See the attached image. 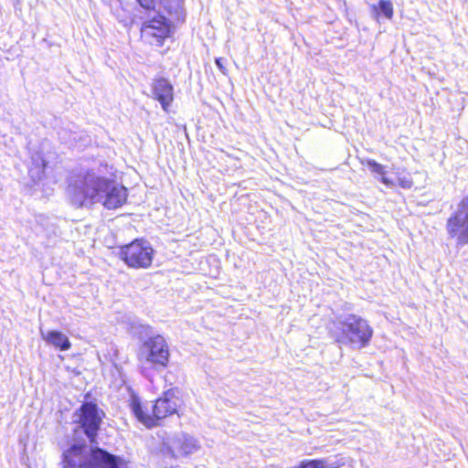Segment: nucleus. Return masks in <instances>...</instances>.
<instances>
[{
    "label": "nucleus",
    "mask_w": 468,
    "mask_h": 468,
    "mask_svg": "<svg viewBox=\"0 0 468 468\" xmlns=\"http://www.w3.org/2000/svg\"><path fill=\"white\" fill-rule=\"evenodd\" d=\"M167 15L154 16L144 20L140 27V39L150 48H161L174 36L175 28L186 21L184 0H162Z\"/></svg>",
    "instance_id": "f257e3e1"
},
{
    "label": "nucleus",
    "mask_w": 468,
    "mask_h": 468,
    "mask_svg": "<svg viewBox=\"0 0 468 468\" xmlns=\"http://www.w3.org/2000/svg\"><path fill=\"white\" fill-rule=\"evenodd\" d=\"M183 405L182 399L175 389L170 388L162 393L151 405L136 396H131L129 407L135 419L147 429L163 425L164 420L173 415H179Z\"/></svg>",
    "instance_id": "f03ea898"
},
{
    "label": "nucleus",
    "mask_w": 468,
    "mask_h": 468,
    "mask_svg": "<svg viewBox=\"0 0 468 468\" xmlns=\"http://www.w3.org/2000/svg\"><path fill=\"white\" fill-rule=\"evenodd\" d=\"M119 457L95 447L87 453L84 444L72 445L63 454L64 468H122Z\"/></svg>",
    "instance_id": "7ed1b4c3"
},
{
    "label": "nucleus",
    "mask_w": 468,
    "mask_h": 468,
    "mask_svg": "<svg viewBox=\"0 0 468 468\" xmlns=\"http://www.w3.org/2000/svg\"><path fill=\"white\" fill-rule=\"evenodd\" d=\"M106 177L88 171L70 186V198L77 207L91 206L102 198Z\"/></svg>",
    "instance_id": "20e7f679"
},
{
    "label": "nucleus",
    "mask_w": 468,
    "mask_h": 468,
    "mask_svg": "<svg viewBox=\"0 0 468 468\" xmlns=\"http://www.w3.org/2000/svg\"><path fill=\"white\" fill-rule=\"evenodd\" d=\"M118 257L130 269L145 270L153 265L154 250L148 240L137 238L120 246Z\"/></svg>",
    "instance_id": "39448f33"
},
{
    "label": "nucleus",
    "mask_w": 468,
    "mask_h": 468,
    "mask_svg": "<svg viewBox=\"0 0 468 468\" xmlns=\"http://www.w3.org/2000/svg\"><path fill=\"white\" fill-rule=\"evenodd\" d=\"M372 335L373 329L367 320L356 314H349L341 322V330L335 341L363 348L369 345Z\"/></svg>",
    "instance_id": "423d86ee"
},
{
    "label": "nucleus",
    "mask_w": 468,
    "mask_h": 468,
    "mask_svg": "<svg viewBox=\"0 0 468 468\" xmlns=\"http://www.w3.org/2000/svg\"><path fill=\"white\" fill-rule=\"evenodd\" d=\"M139 359L154 370L165 369L169 366L170 348L165 337L156 335L144 341Z\"/></svg>",
    "instance_id": "0eeeda50"
},
{
    "label": "nucleus",
    "mask_w": 468,
    "mask_h": 468,
    "mask_svg": "<svg viewBox=\"0 0 468 468\" xmlns=\"http://www.w3.org/2000/svg\"><path fill=\"white\" fill-rule=\"evenodd\" d=\"M445 229L449 239L459 245L468 244V194L461 198L458 208L447 218Z\"/></svg>",
    "instance_id": "6e6552de"
},
{
    "label": "nucleus",
    "mask_w": 468,
    "mask_h": 468,
    "mask_svg": "<svg viewBox=\"0 0 468 468\" xmlns=\"http://www.w3.org/2000/svg\"><path fill=\"white\" fill-rule=\"evenodd\" d=\"M77 415L78 423L82 428L89 441L91 443L96 442L104 412L99 409L94 401H85L80 405Z\"/></svg>",
    "instance_id": "1a4fd4ad"
},
{
    "label": "nucleus",
    "mask_w": 468,
    "mask_h": 468,
    "mask_svg": "<svg viewBox=\"0 0 468 468\" xmlns=\"http://www.w3.org/2000/svg\"><path fill=\"white\" fill-rule=\"evenodd\" d=\"M105 185L102 189V198L100 200L103 207L107 209L122 207L127 201V188L112 178H106Z\"/></svg>",
    "instance_id": "9d476101"
},
{
    "label": "nucleus",
    "mask_w": 468,
    "mask_h": 468,
    "mask_svg": "<svg viewBox=\"0 0 468 468\" xmlns=\"http://www.w3.org/2000/svg\"><path fill=\"white\" fill-rule=\"evenodd\" d=\"M152 98L157 101L165 112L174 101V86L167 78L163 76L154 77L151 82Z\"/></svg>",
    "instance_id": "9b49d317"
},
{
    "label": "nucleus",
    "mask_w": 468,
    "mask_h": 468,
    "mask_svg": "<svg viewBox=\"0 0 468 468\" xmlns=\"http://www.w3.org/2000/svg\"><path fill=\"white\" fill-rule=\"evenodd\" d=\"M335 461L329 463L325 459H304L292 468H342L346 465V458L342 454L335 455Z\"/></svg>",
    "instance_id": "f8f14e48"
},
{
    "label": "nucleus",
    "mask_w": 468,
    "mask_h": 468,
    "mask_svg": "<svg viewBox=\"0 0 468 468\" xmlns=\"http://www.w3.org/2000/svg\"><path fill=\"white\" fill-rule=\"evenodd\" d=\"M46 340L60 351H66L71 347L69 338L59 331L48 332L46 335Z\"/></svg>",
    "instance_id": "ddd939ff"
},
{
    "label": "nucleus",
    "mask_w": 468,
    "mask_h": 468,
    "mask_svg": "<svg viewBox=\"0 0 468 468\" xmlns=\"http://www.w3.org/2000/svg\"><path fill=\"white\" fill-rule=\"evenodd\" d=\"M362 164L366 165L372 173L379 175L381 176L380 181L382 184L390 187L395 186V181L386 176L384 165L373 159H367L366 161L362 162Z\"/></svg>",
    "instance_id": "4468645a"
},
{
    "label": "nucleus",
    "mask_w": 468,
    "mask_h": 468,
    "mask_svg": "<svg viewBox=\"0 0 468 468\" xmlns=\"http://www.w3.org/2000/svg\"><path fill=\"white\" fill-rule=\"evenodd\" d=\"M372 11L376 18H379L381 16L387 19H392L394 16L393 4L390 0H379L378 5L371 6Z\"/></svg>",
    "instance_id": "2eb2a0df"
},
{
    "label": "nucleus",
    "mask_w": 468,
    "mask_h": 468,
    "mask_svg": "<svg viewBox=\"0 0 468 468\" xmlns=\"http://www.w3.org/2000/svg\"><path fill=\"white\" fill-rule=\"evenodd\" d=\"M197 446L192 440L187 438L177 439L175 441V450L177 454L186 456L196 451Z\"/></svg>",
    "instance_id": "dca6fc26"
},
{
    "label": "nucleus",
    "mask_w": 468,
    "mask_h": 468,
    "mask_svg": "<svg viewBox=\"0 0 468 468\" xmlns=\"http://www.w3.org/2000/svg\"><path fill=\"white\" fill-rule=\"evenodd\" d=\"M397 175L398 181L395 182V186H399L403 189H410L413 186V180L409 175H401V173H397Z\"/></svg>",
    "instance_id": "f3484780"
},
{
    "label": "nucleus",
    "mask_w": 468,
    "mask_h": 468,
    "mask_svg": "<svg viewBox=\"0 0 468 468\" xmlns=\"http://www.w3.org/2000/svg\"><path fill=\"white\" fill-rule=\"evenodd\" d=\"M136 2L145 11L154 12L156 9L155 0H136Z\"/></svg>",
    "instance_id": "a211bd4d"
},
{
    "label": "nucleus",
    "mask_w": 468,
    "mask_h": 468,
    "mask_svg": "<svg viewBox=\"0 0 468 468\" xmlns=\"http://www.w3.org/2000/svg\"><path fill=\"white\" fill-rule=\"evenodd\" d=\"M46 165V162L40 156L37 157L34 161V167L37 168L39 172H43Z\"/></svg>",
    "instance_id": "6ab92c4d"
},
{
    "label": "nucleus",
    "mask_w": 468,
    "mask_h": 468,
    "mask_svg": "<svg viewBox=\"0 0 468 468\" xmlns=\"http://www.w3.org/2000/svg\"><path fill=\"white\" fill-rule=\"evenodd\" d=\"M226 62V60L223 58H216V65L217 67L218 68V69L223 73V74H227L228 73V70L224 65V63Z\"/></svg>",
    "instance_id": "aec40b11"
}]
</instances>
